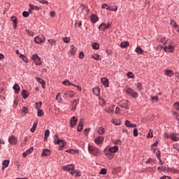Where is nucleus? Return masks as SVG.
<instances>
[{
	"label": "nucleus",
	"mask_w": 179,
	"mask_h": 179,
	"mask_svg": "<svg viewBox=\"0 0 179 179\" xmlns=\"http://www.w3.org/2000/svg\"><path fill=\"white\" fill-rule=\"evenodd\" d=\"M87 149L89 153H90V155H92L93 156H100V155H101V152H100V149L94 145L89 144L87 146Z\"/></svg>",
	"instance_id": "obj_1"
},
{
	"label": "nucleus",
	"mask_w": 179,
	"mask_h": 179,
	"mask_svg": "<svg viewBox=\"0 0 179 179\" xmlns=\"http://www.w3.org/2000/svg\"><path fill=\"white\" fill-rule=\"evenodd\" d=\"M62 170L64 171H69L71 176H75V171H73L75 170V166L72 164L62 166Z\"/></svg>",
	"instance_id": "obj_2"
},
{
	"label": "nucleus",
	"mask_w": 179,
	"mask_h": 179,
	"mask_svg": "<svg viewBox=\"0 0 179 179\" xmlns=\"http://www.w3.org/2000/svg\"><path fill=\"white\" fill-rule=\"evenodd\" d=\"M126 92L129 94V96H131L134 99H138V97H139V94L135 92V90L131 87L127 88Z\"/></svg>",
	"instance_id": "obj_3"
},
{
	"label": "nucleus",
	"mask_w": 179,
	"mask_h": 179,
	"mask_svg": "<svg viewBox=\"0 0 179 179\" xmlns=\"http://www.w3.org/2000/svg\"><path fill=\"white\" fill-rule=\"evenodd\" d=\"M119 107L121 108H125V110H129V101L124 99L122 101H120L118 103Z\"/></svg>",
	"instance_id": "obj_4"
},
{
	"label": "nucleus",
	"mask_w": 179,
	"mask_h": 179,
	"mask_svg": "<svg viewBox=\"0 0 179 179\" xmlns=\"http://www.w3.org/2000/svg\"><path fill=\"white\" fill-rule=\"evenodd\" d=\"M34 42L36 44H43L45 41V36L44 35H39L34 38Z\"/></svg>",
	"instance_id": "obj_5"
},
{
	"label": "nucleus",
	"mask_w": 179,
	"mask_h": 179,
	"mask_svg": "<svg viewBox=\"0 0 179 179\" xmlns=\"http://www.w3.org/2000/svg\"><path fill=\"white\" fill-rule=\"evenodd\" d=\"M31 59L34 61L36 65H41V58H40L38 54L33 55Z\"/></svg>",
	"instance_id": "obj_6"
},
{
	"label": "nucleus",
	"mask_w": 179,
	"mask_h": 179,
	"mask_svg": "<svg viewBox=\"0 0 179 179\" xmlns=\"http://www.w3.org/2000/svg\"><path fill=\"white\" fill-rule=\"evenodd\" d=\"M170 138L173 142H178L179 141V134L178 133H172L170 136Z\"/></svg>",
	"instance_id": "obj_7"
},
{
	"label": "nucleus",
	"mask_w": 179,
	"mask_h": 179,
	"mask_svg": "<svg viewBox=\"0 0 179 179\" xmlns=\"http://www.w3.org/2000/svg\"><path fill=\"white\" fill-rule=\"evenodd\" d=\"M8 141L11 145H16V143H17V138L13 135L10 137H9Z\"/></svg>",
	"instance_id": "obj_8"
},
{
	"label": "nucleus",
	"mask_w": 179,
	"mask_h": 179,
	"mask_svg": "<svg viewBox=\"0 0 179 179\" xmlns=\"http://www.w3.org/2000/svg\"><path fill=\"white\" fill-rule=\"evenodd\" d=\"M94 142L96 145H100L104 142V137L103 136H98L94 138Z\"/></svg>",
	"instance_id": "obj_9"
},
{
	"label": "nucleus",
	"mask_w": 179,
	"mask_h": 179,
	"mask_svg": "<svg viewBox=\"0 0 179 179\" xmlns=\"http://www.w3.org/2000/svg\"><path fill=\"white\" fill-rule=\"evenodd\" d=\"M63 140L59 139V137L58 136L57 134H55L53 138V143H55V145H59V143H61V142H62Z\"/></svg>",
	"instance_id": "obj_10"
},
{
	"label": "nucleus",
	"mask_w": 179,
	"mask_h": 179,
	"mask_svg": "<svg viewBox=\"0 0 179 179\" xmlns=\"http://www.w3.org/2000/svg\"><path fill=\"white\" fill-rule=\"evenodd\" d=\"M70 127L71 128H73V127H75V125H76L77 122H78V118H76V117H73L71 120H70Z\"/></svg>",
	"instance_id": "obj_11"
},
{
	"label": "nucleus",
	"mask_w": 179,
	"mask_h": 179,
	"mask_svg": "<svg viewBox=\"0 0 179 179\" xmlns=\"http://www.w3.org/2000/svg\"><path fill=\"white\" fill-rule=\"evenodd\" d=\"M36 79L37 82H38V83L42 85L43 89H45V81L43 78H41L40 77H36Z\"/></svg>",
	"instance_id": "obj_12"
},
{
	"label": "nucleus",
	"mask_w": 179,
	"mask_h": 179,
	"mask_svg": "<svg viewBox=\"0 0 179 179\" xmlns=\"http://www.w3.org/2000/svg\"><path fill=\"white\" fill-rule=\"evenodd\" d=\"M101 80L105 87H108V86H110V84L108 83V79H107V78H102Z\"/></svg>",
	"instance_id": "obj_13"
},
{
	"label": "nucleus",
	"mask_w": 179,
	"mask_h": 179,
	"mask_svg": "<svg viewBox=\"0 0 179 179\" xmlns=\"http://www.w3.org/2000/svg\"><path fill=\"white\" fill-rule=\"evenodd\" d=\"M77 131L78 132H82L83 131V122H82V119L80 120L78 127H77Z\"/></svg>",
	"instance_id": "obj_14"
},
{
	"label": "nucleus",
	"mask_w": 179,
	"mask_h": 179,
	"mask_svg": "<svg viewBox=\"0 0 179 179\" xmlns=\"http://www.w3.org/2000/svg\"><path fill=\"white\" fill-rule=\"evenodd\" d=\"M91 22L92 23H96V22H99V17L96 14H92L91 15Z\"/></svg>",
	"instance_id": "obj_15"
},
{
	"label": "nucleus",
	"mask_w": 179,
	"mask_h": 179,
	"mask_svg": "<svg viewBox=\"0 0 179 179\" xmlns=\"http://www.w3.org/2000/svg\"><path fill=\"white\" fill-rule=\"evenodd\" d=\"M29 11L30 10H40V9H41L40 7H38L37 6H34L31 3H29Z\"/></svg>",
	"instance_id": "obj_16"
},
{
	"label": "nucleus",
	"mask_w": 179,
	"mask_h": 179,
	"mask_svg": "<svg viewBox=\"0 0 179 179\" xmlns=\"http://www.w3.org/2000/svg\"><path fill=\"white\" fill-rule=\"evenodd\" d=\"M107 24L106 22H102L100 25L99 29L101 31H104L105 30H107Z\"/></svg>",
	"instance_id": "obj_17"
},
{
	"label": "nucleus",
	"mask_w": 179,
	"mask_h": 179,
	"mask_svg": "<svg viewBox=\"0 0 179 179\" xmlns=\"http://www.w3.org/2000/svg\"><path fill=\"white\" fill-rule=\"evenodd\" d=\"M109 152L110 153H117V152H118V146L115 145L113 147H111L110 148H109Z\"/></svg>",
	"instance_id": "obj_18"
},
{
	"label": "nucleus",
	"mask_w": 179,
	"mask_h": 179,
	"mask_svg": "<svg viewBox=\"0 0 179 179\" xmlns=\"http://www.w3.org/2000/svg\"><path fill=\"white\" fill-rule=\"evenodd\" d=\"M50 155H51V151H50V150L48 149H44L43 150V152L41 154L42 157H45V156H50Z\"/></svg>",
	"instance_id": "obj_19"
},
{
	"label": "nucleus",
	"mask_w": 179,
	"mask_h": 179,
	"mask_svg": "<svg viewBox=\"0 0 179 179\" xmlns=\"http://www.w3.org/2000/svg\"><path fill=\"white\" fill-rule=\"evenodd\" d=\"M164 75H166V76H169V78H171V76H173V75H174V72H173L172 70H165V73Z\"/></svg>",
	"instance_id": "obj_20"
},
{
	"label": "nucleus",
	"mask_w": 179,
	"mask_h": 179,
	"mask_svg": "<svg viewBox=\"0 0 179 179\" xmlns=\"http://www.w3.org/2000/svg\"><path fill=\"white\" fill-rule=\"evenodd\" d=\"M13 90H15V93H19L20 91V86L19 84H15L13 87Z\"/></svg>",
	"instance_id": "obj_21"
},
{
	"label": "nucleus",
	"mask_w": 179,
	"mask_h": 179,
	"mask_svg": "<svg viewBox=\"0 0 179 179\" xmlns=\"http://www.w3.org/2000/svg\"><path fill=\"white\" fill-rule=\"evenodd\" d=\"M22 96L23 99H27V97H29V92H27V90H23L22 91Z\"/></svg>",
	"instance_id": "obj_22"
},
{
	"label": "nucleus",
	"mask_w": 179,
	"mask_h": 179,
	"mask_svg": "<svg viewBox=\"0 0 179 179\" xmlns=\"http://www.w3.org/2000/svg\"><path fill=\"white\" fill-rule=\"evenodd\" d=\"M97 132L99 135H104V134H106V131L103 127H99L97 129Z\"/></svg>",
	"instance_id": "obj_23"
},
{
	"label": "nucleus",
	"mask_w": 179,
	"mask_h": 179,
	"mask_svg": "<svg viewBox=\"0 0 179 179\" xmlns=\"http://www.w3.org/2000/svg\"><path fill=\"white\" fill-rule=\"evenodd\" d=\"M120 47H121V48H127V47H129V42H128V41L122 42L120 43Z\"/></svg>",
	"instance_id": "obj_24"
},
{
	"label": "nucleus",
	"mask_w": 179,
	"mask_h": 179,
	"mask_svg": "<svg viewBox=\"0 0 179 179\" xmlns=\"http://www.w3.org/2000/svg\"><path fill=\"white\" fill-rule=\"evenodd\" d=\"M2 164H3L2 170H3L4 169H6L8 166H9V160L3 161Z\"/></svg>",
	"instance_id": "obj_25"
},
{
	"label": "nucleus",
	"mask_w": 179,
	"mask_h": 179,
	"mask_svg": "<svg viewBox=\"0 0 179 179\" xmlns=\"http://www.w3.org/2000/svg\"><path fill=\"white\" fill-rule=\"evenodd\" d=\"M78 103H79V99H74V101H73L72 110H73V111L76 110V106H78Z\"/></svg>",
	"instance_id": "obj_26"
},
{
	"label": "nucleus",
	"mask_w": 179,
	"mask_h": 179,
	"mask_svg": "<svg viewBox=\"0 0 179 179\" xmlns=\"http://www.w3.org/2000/svg\"><path fill=\"white\" fill-rule=\"evenodd\" d=\"M76 93L73 91H68L66 93V96H67V97H73L75 96Z\"/></svg>",
	"instance_id": "obj_27"
},
{
	"label": "nucleus",
	"mask_w": 179,
	"mask_h": 179,
	"mask_svg": "<svg viewBox=\"0 0 179 179\" xmlns=\"http://www.w3.org/2000/svg\"><path fill=\"white\" fill-rule=\"evenodd\" d=\"M135 51L137 52V54H140L142 55L143 54V50L142 49V48H141V46H138L136 49Z\"/></svg>",
	"instance_id": "obj_28"
},
{
	"label": "nucleus",
	"mask_w": 179,
	"mask_h": 179,
	"mask_svg": "<svg viewBox=\"0 0 179 179\" xmlns=\"http://www.w3.org/2000/svg\"><path fill=\"white\" fill-rule=\"evenodd\" d=\"M59 150H62V149H64L65 145H66V143L65 141H64V140H62V141H60L59 143Z\"/></svg>",
	"instance_id": "obj_29"
},
{
	"label": "nucleus",
	"mask_w": 179,
	"mask_h": 179,
	"mask_svg": "<svg viewBox=\"0 0 179 179\" xmlns=\"http://www.w3.org/2000/svg\"><path fill=\"white\" fill-rule=\"evenodd\" d=\"M48 42L49 43V44H50V45L55 47V45H57V41H55V40L54 39H48Z\"/></svg>",
	"instance_id": "obj_30"
},
{
	"label": "nucleus",
	"mask_w": 179,
	"mask_h": 179,
	"mask_svg": "<svg viewBox=\"0 0 179 179\" xmlns=\"http://www.w3.org/2000/svg\"><path fill=\"white\" fill-rule=\"evenodd\" d=\"M37 125H38V123L37 122H34L32 127L30 129L31 132H34L36 131V129L37 128Z\"/></svg>",
	"instance_id": "obj_31"
},
{
	"label": "nucleus",
	"mask_w": 179,
	"mask_h": 179,
	"mask_svg": "<svg viewBox=\"0 0 179 179\" xmlns=\"http://www.w3.org/2000/svg\"><path fill=\"white\" fill-rule=\"evenodd\" d=\"M62 85H64L65 86H71V85H73V83H71L68 80H64L62 81Z\"/></svg>",
	"instance_id": "obj_32"
},
{
	"label": "nucleus",
	"mask_w": 179,
	"mask_h": 179,
	"mask_svg": "<svg viewBox=\"0 0 179 179\" xmlns=\"http://www.w3.org/2000/svg\"><path fill=\"white\" fill-rule=\"evenodd\" d=\"M152 103H157L159 101V96L155 95L154 96H151Z\"/></svg>",
	"instance_id": "obj_33"
},
{
	"label": "nucleus",
	"mask_w": 179,
	"mask_h": 179,
	"mask_svg": "<svg viewBox=\"0 0 179 179\" xmlns=\"http://www.w3.org/2000/svg\"><path fill=\"white\" fill-rule=\"evenodd\" d=\"M171 24L173 27H174V29H178V24H177V22H176V21L171 20Z\"/></svg>",
	"instance_id": "obj_34"
},
{
	"label": "nucleus",
	"mask_w": 179,
	"mask_h": 179,
	"mask_svg": "<svg viewBox=\"0 0 179 179\" xmlns=\"http://www.w3.org/2000/svg\"><path fill=\"white\" fill-rule=\"evenodd\" d=\"M92 47L94 50H99V48H100V45L97 43H93Z\"/></svg>",
	"instance_id": "obj_35"
},
{
	"label": "nucleus",
	"mask_w": 179,
	"mask_h": 179,
	"mask_svg": "<svg viewBox=\"0 0 179 179\" xmlns=\"http://www.w3.org/2000/svg\"><path fill=\"white\" fill-rule=\"evenodd\" d=\"M19 57H20V58H22V61H24V62H29V59H27V57L26 56H24V55L20 54Z\"/></svg>",
	"instance_id": "obj_36"
},
{
	"label": "nucleus",
	"mask_w": 179,
	"mask_h": 179,
	"mask_svg": "<svg viewBox=\"0 0 179 179\" xmlns=\"http://www.w3.org/2000/svg\"><path fill=\"white\" fill-rule=\"evenodd\" d=\"M35 106H36V110H40V108H41V106H43V102L41 101L36 102L35 103Z\"/></svg>",
	"instance_id": "obj_37"
},
{
	"label": "nucleus",
	"mask_w": 179,
	"mask_h": 179,
	"mask_svg": "<svg viewBox=\"0 0 179 179\" xmlns=\"http://www.w3.org/2000/svg\"><path fill=\"white\" fill-rule=\"evenodd\" d=\"M109 10H111L112 12H117V10H118V7L117 6H110Z\"/></svg>",
	"instance_id": "obj_38"
},
{
	"label": "nucleus",
	"mask_w": 179,
	"mask_h": 179,
	"mask_svg": "<svg viewBox=\"0 0 179 179\" xmlns=\"http://www.w3.org/2000/svg\"><path fill=\"white\" fill-rule=\"evenodd\" d=\"M168 51H169V52H174V45H168Z\"/></svg>",
	"instance_id": "obj_39"
},
{
	"label": "nucleus",
	"mask_w": 179,
	"mask_h": 179,
	"mask_svg": "<svg viewBox=\"0 0 179 179\" xmlns=\"http://www.w3.org/2000/svg\"><path fill=\"white\" fill-rule=\"evenodd\" d=\"M103 9H106V10H110V6L107 3H103L101 6Z\"/></svg>",
	"instance_id": "obj_40"
},
{
	"label": "nucleus",
	"mask_w": 179,
	"mask_h": 179,
	"mask_svg": "<svg viewBox=\"0 0 179 179\" xmlns=\"http://www.w3.org/2000/svg\"><path fill=\"white\" fill-rule=\"evenodd\" d=\"M38 117H43L44 115V112L41 109H38Z\"/></svg>",
	"instance_id": "obj_41"
},
{
	"label": "nucleus",
	"mask_w": 179,
	"mask_h": 179,
	"mask_svg": "<svg viewBox=\"0 0 179 179\" xmlns=\"http://www.w3.org/2000/svg\"><path fill=\"white\" fill-rule=\"evenodd\" d=\"M92 58L94 59H96V61H100V55L95 54V55H92Z\"/></svg>",
	"instance_id": "obj_42"
},
{
	"label": "nucleus",
	"mask_w": 179,
	"mask_h": 179,
	"mask_svg": "<svg viewBox=\"0 0 179 179\" xmlns=\"http://www.w3.org/2000/svg\"><path fill=\"white\" fill-rule=\"evenodd\" d=\"M71 50L70 51V53L71 54V55H75V54H76V51H75L74 50L75 46H73V45H71Z\"/></svg>",
	"instance_id": "obj_43"
},
{
	"label": "nucleus",
	"mask_w": 179,
	"mask_h": 179,
	"mask_svg": "<svg viewBox=\"0 0 179 179\" xmlns=\"http://www.w3.org/2000/svg\"><path fill=\"white\" fill-rule=\"evenodd\" d=\"M22 113H24L25 114H28L29 113V108H27V107H26V106L22 107Z\"/></svg>",
	"instance_id": "obj_44"
},
{
	"label": "nucleus",
	"mask_w": 179,
	"mask_h": 179,
	"mask_svg": "<svg viewBox=\"0 0 179 179\" xmlns=\"http://www.w3.org/2000/svg\"><path fill=\"white\" fill-rule=\"evenodd\" d=\"M147 138H153V130L150 129Z\"/></svg>",
	"instance_id": "obj_45"
},
{
	"label": "nucleus",
	"mask_w": 179,
	"mask_h": 179,
	"mask_svg": "<svg viewBox=\"0 0 179 179\" xmlns=\"http://www.w3.org/2000/svg\"><path fill=\"white\" fill-rule=\"evenodd\" d=\"M127 77L130 78V79H134V78L135 77V76H134V73L131 71H129L127 73Z\"/></svg>",
	"instance_id": "obj_46"
},
{
	"label": "nucleus",
	"mask_w": 179,
	"mask_h": 179,
	"mask_svg": "<svg viewBox=\"0 0 179 179\" xmlns=\"http://www.w3.org/2000/svg\"><path fill=\"white\" fill-rule=\"evenodd\" d=\"M132 124L129 120H126L125 121V126L127 127L128 128H131Z\"/></svg>",
	"instance_id": "obj_47"
},
{
	"label": "nucleus",
	"mask_w": 179,
	"mask_h": 179,
	"mask_svg": "<svg viewBox=\"0 0 179 179\" xmlns=\"http://www.w3.org/2000/svg\"><path fill=\"white\" fill-rule=\"evenodd\" d=\"M136 86L137 89H138V90H142V89H143V87H142V84L141 83H137L136 84Z\"/></svg>",
	"instance_id": "obj_48"
},
{
	"label": "nucleus",
	"mask_w": 179,
	"mask_h": 179,
	"mask_svg": "<svg viewBox=\"0 0 179 179\" xmlns=\"http://www.w3.org/2000/svg\"><path fill=\"white\" fill-rule=\"evenodd\" d=\"M99 174H102L103 176H105V174H107V169H106L104 168L101 169Z\"/></svg>",
	"instance_id": "obj_49"
},
{
	"label": "nucleus",
	"mask_w": 179,
	"mask_h": 179,
	"mask_svg": "<svg viewBox=\"0 0 179 179\" xmlns=\"http://www.w3.org/2000/svg\"><path fill=\"white\" fill-rule=\"evenodd\" d=\"M63 41H64V43H66V44H68L69 43L71 42V39L68 37H64L63 38Z\"/></svg>",
	"instance_id": "obj_50"
},
{
	"label": "nucleus",
	"mask_w": 179,
	"mask_h": 179,
	"mask_svg": "<svg viewBox=\"0 0 179 179\" xmlns=\"http://www.w3.org/2000/svg\"><path fill=\"white\" fill-rule=\"evenodd\" d=\"M11 21L13 22V24L15 23H17V18L15 16H12Z\"/></svg>",
	"instance_id": "obj_51"
},
{
	"label": "nucleus",
	"mask_w": 179,
	"mask_h": 179,
	"mask_svg": "<svg viewBox=\"0 0 179 179\" xmlns=\"http://www.w3.org/2000/svg\"><path fill=\"white\" fill-rule=\"evenodd\" d=\"M34 150V148L33 147H31L29 149H27L26 152L30 155L31 153H33Z\"/></svg>",
	"instance_id": "obj_52"
},
{
	"label": "nucleus",
	"mask_w": 179,
	"mask_h": 179,
	"mask_svg": "<svg viewBox=\"0 0 179 179\" xmlns=\"http://www.w3.org/2000/svg\"><path fill=\"white\" fill-rule=\"evenodd\" d=\"M173 107L176 110L179 111V102H176L173 105Z\"/></svg>",
	"instance_id": "obj_53"
},
{
	"label": "nucleus",
	"mask_w": 179,
	"mask_h": 179,
	"mask_svg": "<svg viewBox=\"0 0 179 179\" xmlns=\"http://www.w3.org/2000/svg\"><path fill=\"white\" fill-rule=\"evenodd\" d=\"M29 12H27V11H24V12H22V16L24 17H29Z\"/></svg>",
	"instance_id": "obj_54"
},
{
	"label": "nucleus",
	"mask_w": 179,
	"mask_h": 179,
	"mask_svg": "<svg viewBox=\"0 0 179 179\" xmlns=\"http://www.w3.org/2000/svg\"><path fill=\"white\" fill-rule=\"evenodd\" d=\"M106 113H108L109 114H113V113H114V108H109V109L106 110Z\"/></svg>",
	"instance_id": "obj_55"
},
{
	"label": "nucleus",
	"mask_w": 179,
	"mask_h": 179,
	"mask_svg": "<svg viewBox=\"0 0 179 179\" xmlns=\"http://www.w3.org/2000/svg\"><path fill=\"white\" fill-rule=\"evenodd\" d=\"M38 2H40V3H45V5H48L49 3H48V1L47 0H38Z\"/></svg>",
	"instance_id": "obj_56"
},
{
	"label": "nucleus",
	"mask_w": 179,
	"mask_h": 179,
	"mask_svg": "<svg viewBox=\"0 0 179 179\" xmlns=\"http://www.w3.org/2000/svg\"><path fill=\"white\" fill-rule=\"evenodd\" d=\"M79 58L80 59H83V58H85V53H83V52H80Z\"/></svg>",
	"instance_id": "obj_57"
},
{
	"label": "nucleus",
	"mask_w": 179,
	"mask_h": 179,
	"mask_svg": "<svg viewBox=\"0 0 179 179\" xmlns=\"http://www.w3.org/2000/svg\"><path fill=\"white\" fill-rule=\"evenodd\" d=\"M156 157H157V159H162V155H160V150L157 151Z\"/></svg>",
	"instance_id": "obj_58"
},
{
	"label": "nucleus",
	"mask_w": 179,
	"mask_h": 179,
	"mask_svg": "<svg viewBox=\"0 0 179 179\" xmlns=\"http://www.w3.org/2000/svg\"><path fill=\"white\" fill-rule=\"evenodd\" d=\"M75 174H76L75 177H80L82 176V174H80V171H76Z\"/></svg>",
	"instance_id": "obj_59"
},
{
	"label": "nucleus",
	"mask_w": 179,
	"mask_h": 179,
	"mask_svg": "<svg viewBox=\"0 0 179 179\" xmlns=\"http://www.w3.org/2000/svg\"><path fill=\"white\" fill-rule=\"evenodd\" d=\"M121 113V108L116 107L115 114H120Z\"/></svg>",
	"instance_id": "obj_60"
},
{
	"label": "nucleus",
	"mask_w": 179,
	"mask_h": 179,
	"mask_svg": "<svg viewBox=\"0 0 179 179\" xmlns=\"http://www.w3.org/2000/svg\"><path fill=\"white\" fill-rule=\"evenodd\" d=\"M45 136H50V129H46L45 131Z\"/></svg>",
	"instance_id": "obj_61"
},
{
	"label": "nucleus",
	"mask_w": 179,
	"mask_h": 179,
	"mask_svg": "<svg viewBox=\"0 0 179 179\" xmlns=\"http://www.w3.org/2000/svg\"><path fill=\"white\" fill-rule=\"evenodd\" d=\"M133 132H134V136H138V129H134Z\"/></svg>",
	"instance_id": "obj_62"
},
{
	"label": "nucleus",
	"mask_w": 179,
	"mask_h": 179,
	"mask_svg": "<svg viewBox=\"0 0 179 179\" xmlns=\"http://www.w3.org/2000/svg\"><path fill=\"white\" fill-rule=\"evenodd\" d=\"M50 17H55V15H56L55 11H51L50 13Z\"/></svg>",
	"instance_id": "obj_63"
},
{
	"label": "nucleus",
	"mask_w": 179,
	"mask_h": 179,
	"mask_svg": "<svg viewBox=\"0 0 179 179\" xmlns=\"http://www.w3.org/2000/svg\"><path fill=\"white\" fill-rule=\"evenodd\" d=\"M159 179H171V177L164 176H162Z\"/></svg>",
	"instance_id": "obj_64"
}]
</instances>
